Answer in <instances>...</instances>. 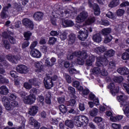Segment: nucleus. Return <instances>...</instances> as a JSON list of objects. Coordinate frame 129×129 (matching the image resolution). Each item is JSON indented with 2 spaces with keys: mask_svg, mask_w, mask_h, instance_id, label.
Listing matches in <instances>:
<instances>
[{
  "mask_svg": "<svg viewBox=\"0 0 129 129\" xmlns=\"http://www.w3.org/2000/svg\"><path fill=\"white\" fill-rule=\"evenodd\" d=\"M9 11L3 9L1 12V17L2 19H8V18H9Z\"/></svg>",
  "mask_w": 129,
  "mask_h": 129,
  "instance_id": "c756f323",
  "label": "nucleus"
},
{
  "mask_svg": "<svg viewBox=\"0 0 129 129\" xmlns=\"http://www.w3.org/2000/svg\"><path fill=\"white\" fill-rule=\"evenodd\" d=\"M72 120L74 121L76 126L81 127V126L83 125V122H85L86 124H87L89 120L88 119V118L85 115H79L74 117Z\"/></svg>",
  "mask_w": 129,
  "mask_h": 129,
  "instance_id": "20e7f679",
  "label": "nucleus"
},
{
  "mask_svg": "<svg viewBox=\"0 0 129 129\" xmlns=\"http://www.w3.org/2000/svg\"><path fill=\"white\" fill-rule=\"evenodd\" d=\"M17 98V96L15 94H11L9 96V99L10 101H15Z\"/></svg>",
  "mask_w": 129,
  "mask_h": 129,
  "instance_id": "3c124183",
  "label": "nucleus"
},
{
  "mask_svg": "<svg viewBox=\"0 0 129 129\" xmlns=\"http://www.w3.org/2000/svg\"><path fill=\"white\" fill-rule=\"evenodd\" d=\"M107 87L113 96H115L119 91V88L117 86H115L113 83H110Z\"/></svg>",
  "mask_w": 129,
  "mask_h": 129,
  "instance_id": "423d86ee",
  "label": "nucleus"
},
{
  "mask_svg": "<svg viewBox=\"0 0 129 129\" xmlns=\"http://www.w3.org/2000/svg\"><path fill=\"white\" fill-rule=\"evenodd\" d=\"M59 109L62 113H66L67 112V108L64 105H60L59 106Z\"/></svg>",
  "mask_w": 129,
  "mask_h": 129,
  "instance_id": "ea45409f",
  "label": "nucleus"
},
{
  "mask_svg": "<svg viewBox=\"0 0 129 129\" xmlns=\"http://www.w3.org/2000/svg\"><path fill=\"white\" fill-rule=\"evenodd\" d=\"M9 80L3 76H0V83H3V84H8L9 83Z\"/></svg>",
  "mask_w": 129,
  "mask_h": 129,
  "instance_id": "58836bf2",
  "label": "nucleus"
},
{
  "mask_svg": "<svg viewBox=\"0 0 129 129\" xmlns=\"http://www.w3.org/2000/svg\"><path fill=\"white\" fill-rule=\"evenodd\" d=\"M31 94L30 95H35L38 94V90L36 88H33L30 91Z\"/></svg>",
  "mask_w": 129,
  "mask_h": 129,
  "instance_id": "680f3d73",
  "label": "nucleus"
},
{
  "mask_svg": "<svg viewBox=\"0 0 129 129\" xmlns=\"http://www.w3.org/2000/svg\"><path fill=\"white\" fill-rule=\"evenodd\" d=\"M57 41V38L53 37H50L49 38L48 44L49 45H54L56 41Z\"/></svg>",
  "mask_w": 129,
  "mask_h": 129,
  "instance_id": "a19ab883",
  "label": "nucleus"
},
{
  "mask_svg": "<svg viewBox=\"0 0 129 129\" xmlns=\"http://www.w3.org/2000/svg\"><path fill=\"white\" fill-rule=\"evenodd\" d=\"M88 57V54L87 52L85 51H83L82 52L81 51V53L80 56H78V58L77 59V63L79 64V65H83L85 63L84 60L87 59Z\"/></svg>",
  "mask_w": 129,
  "mask_h": 129,
  "instance_id": "39448f33",
  "label": "nucleus"
},
{
  "mask_svg": "<svg viewBox=\"0 0 129 129\" xmlns=\"http://www.w3.org/2000/svg\"><path fill=\"white\" fill-rule=\"evenodd\" d=\"M23 100L25 104H33L36 100V96L34 95H29L23 98Z\"/></svg>",
  "mask_w": 129,
  "mask_h": 129,
  "instance_id": "0eeeda50",
  "label": "nucleus"
},
{
  "mask_svg": "<svg viewBox=\"0 0 129 129\" xmlns=\"http://www.w3.org/2000/svg\"><path fill=\"white\" fill-rule=\"evenodd\" d=\"M117 99L120 103V107H121V103H123V102H126V99H127V96H125L124 94L120 95L117 97Z\"/></svg>",
  "mask_w": 129,
  "mask_h": 129,
  "instance_id": "412c9836",
  "label": "nucleus"
},
{
  "mask_svg": "<svg viewBox=\"0 0 129 129\" xmlns=\"http://www.w3.org/2000/svg\"><path fill=\"white\" fill-rule=\"evenodd\" d=\"M102 70L101 71V75H102V76H107V75H108V73H107V72L106 71V70H105V69H104V68H103V67H102Z\"/></svg>",
  "mask_w": 129,
  "mask_h": 129,
  "instance_id": "13d9d810",
  "label": "nucleus"
},
{
  "mask_svg": "<svg viewBox=\"0 0 129 129\" xmlns=\"http://www.w3.org/2000/svg\"><path fill=\"white\" fill-rule=\"evenodd\" d=\"M29 45H30V42L28 40H26V41L24 42L22 44V49H26L27 47L29 46Z\"/></svg>",
  "mask_w": 129,
  "mask_h": 129,
  "instance_id": "864d4df0",
  "label": "nucleus"
},
{
  "mask_svg": "<svg viewBox=\"0 0 129 129\" xmlns=\"http://www.w3.org/2000/svg\"><path fill=\"white\" fill-rule=\"evenodd\" d=\"M115 54V51L112 49H110L106 52L105 54V57H107V58H109L110 57H112Z\"/></svg>",
  "mask_w": 129,
  "mask_h": 129,
  "instance_id": "7c9ffc66",
  "label": "nucleus"
},
{
  "mask_svg": "<svg viewBox=\"0 0 129 129\" xmlns=\"http://www.w3.org/2000/svg\"><path fill=\"white\" fill-rule=\"evenodd\" d=\"M59 32H57V31H51L50 32V36H52L53 37L59 36Z\"/></svg>",
  "mask_w": 129,
  "mask_h": 129,
  "instance_id": "69168bd1",
  "label": "nucleus"
},
{
  "mask_svg": "<svg viewBox=\"0 0 129 129\" xmlns=\"http://www.w3.org/2000/svg\"><path fill=\"white\" fill-rule=\"evenodd\" d=\"M9 40L11 44H16V39H15V38L11 35H10L9 37Z\"/></svg>",
  "mask_w": 129,
  "mask_h": 129,
  "instance_id": "338daca9",
  "label": "nucleus"
},
{
  "mask_svg": "<svg viewBox=\"0 0 129 129\" xmlns=\"http://www.w3.org/2000/svg\"><path fill=\"white\" fill-rule=\"evenodd\" d=\"M59 38L61 41H64L67 39V33L63 32L60 33L59 35Z\"/></svg>",
  "mask_w": 129,
  "mask_h": 129,
  "instance_id": "79ce46f5",
  "label": "nucleus"
},
{
  "mask_svg": "<svg viewBox=\"0 0 129 129\" xmlns=\"http://www.w3.org/2000/svg\"><path fill=\"white\" fill-rule=\"evenodd\" d=\"M94 51L97 54H101V53H103L106 51V47L103 46L97 47L94 48Z\"/></svg>",
  "mask_w": 129,
  "mask_h": 129,
  "instance_id": "aec40b11",
  "label": "nucleus"
},
{
  "mask_svg": "<svg viewBox=\"0 0 129 129\" xmlns=\"http://www.w3.org/2000/svg\"><path fill=\"white\" fill-rule=\"evenodd\" d=\"M123 111L127 117L129 118V103L128 102H123L121 104Z\"/></svg>",
  "mask_w": 129,
  "mask_h": 129,
  "instance_id": "f8f14e48",
  "label": "nucleus"
},
{
  "mask_svg": "<svg viewBox=\"0 0 129 129\" xmlns=\"http://www.w3.org/2000/svg\"><path fill=\"white\" fill-rule=\"evenodd\" d=\"M19 105L18 102L16 101H10L9 102V105H7L6 109L7 110H12L14 109V107H17Z\"/></svg>",
  "mask_w": 129,
  "mask_h": 129,
  "instance_id": "dca6fc26",
  "label": "nucleus"
},
{
  "mask_svg": "<svg viewBox=\"0 0 129 129\" xmlns=\"http://www.w3.org/2000/svg\"><path fill=\"white\" fill-rule=\"evenodd\" d=\"M13 7L14 9H16L17 11H20L21 9V4L20 3H14L13 4Z\"/></svg>",
  "mask_w": 129,
  "mask_h": 129,
  "instance_id": "6e6d98bb",
  "label": "nucleus"
},
{
  "mask_svg": "<svg viewBox=\"0 0 129 129\" xmlns=\"http://www.w3.org/2000/svg\"><path fill=\"white\" fill-rule=\"evenodd\" d=\"M69 72L71 74H76V73H77V71L76 69L73 68L72 66H71L69 68Z\"/></svg>",
  "mask_w": 129,
  "mask_h": 129,
  "instance_id": "8fccbe9b",
  "label": "nucleus"
},
{
  "mask_svg": "<svg viewBox=\"0 0 129 129\" xmlns=\"http://www.w3.org/2000/svg\"><path fill=\"white\" fill-rule=\"evenodd\" d=\"M44 13L41 12H35L33 15L34 20L37 22H40V21H42Z\"/></svg>",
  "mask_w": 129,
  "mask_h": 129,
  "instance_id": "4468645a",
  "label": "nucleus"
},
{
  "mask_svg": "<svg viewBox=\"0 0 129 129\" xmlns=\"http://www.w3.org/2000/svg\"><path fill=\"white\" fill-rule=\"evenodd\" d=\"M111 40H112V36L109 35L105 38L104 43H105V44H107V43L111 42Z\"/></svg>",
  "mask_w": 129,
  "mask_h": 129,
  "instance_id": "49530a36",
  "label": "nucleus"
},
{
  "mask_svg": "<svg viewBox=\"0 0 129 129\" xmlns=\"http://www.w3.org/2000/svg\"><path fill=\"white\" fill-rule=\"evenodd\" d=\"M2 37L4 38L3 39L5 40V39H9L11 35L7 33V32H4L2 33Z\"/></svg>",
  "mask_w": 129,
  "mask_h": 129,
  "instance_id": "e2e57ef3",
  "label": "nucleus"
},
{
  "mask_svg": "<svg viewBox=\"0 0 129 129\" xmlns=\"http://www.w3.org/2000/svg\"><path fill=\"white\" fill-rule=\"evenodd\" d=\"M22 24L26 28H29L30 30H33L34 29V23L32 20L24 18L22 20Z\"/></svg>",
  "mask_w": 129,
  "mask_h": 129,
  "instance_id": "9d476101",
  "label": "nucleus"
},
{
  "mask_svg": "<svg viewBox=\"0 0 129 129\" xmlns=\"http://www.w3.org/2000/svg\"><path fill=\"white\" fill-rule=\"evenodd\" d=\"M38 110H39V107L37 106H31L29 109L28 114L32 115V116H35L36 114L38 113Z\"/></svg>",
  "mask_w": 129,
  "mask_h": 129,
  "instance_id": "ddd939ff",
  "label": "nucleus"
},
{
  "mask_svg": "<svg viewBox=\"0 0 129 129\" xmlns=\"http://www.w3.org/2000/svg\"><path fill=\"white\" fill-rule=\"evenodd\" d=\"M117 72L121 75H127L129 74V70L126 67L119 68L117 69Z\"/></svg>",
  "mask_w": 129,
  "mask_h": 129,
  "instance_id": "f3484780",
  "label": "nucleus"
},
{
  "mask_svg": "<svg viewBox=\"0 0 129 129\" xmlns=\"http://www.w3.org/2000/svg\"><path fill=\"white\" fill-rule=\"evenodd\" d=\"M111 126H112V127L114 129H119L121 127V126L120 124H117L116 123H112Z\"/></svg>",
  "mask_w": 129,
  "mask_h": 129,
  "instance_id": "774afa93",
  "label": "nucleus"
},
{
  "mask_svg": "<svg viewBox=\"0 0 129 129\" xmlns=\"http://www.w3.org/2000/svg\"><path fill=\"white\" fill-rule=\"evenodd\" d=\"M120 4L119 0H112L109 4V8H115Z\"/></svg>",
  "mask_w": 129,
  "mask_h": 129,
  "instance_id": "a878e982",
  "label": "nucleus"
},
{
  "mask_svg": "<svg viewBox=\"0 0 129 129\" xmlns=\"http://www.w3.org/2000/svg\"><path fill=\"white\" fill-rule=\"evenodd\" d=\"M24 87L26 88V89H31L32 85L30 84V83L26 82L24 84Z\"/></svg>",
  "mask_w": 129,
  "mask_h": 129,
  "instance_id": "bf43d9fd",
  "label": "nucleus"
},
{
  "mask_svg": "<svg viewBox=\"0 0 129 129\" xmlns=\"http://www.w3.org/2000/svg\"><path fill=\"white\" fill-rule=\"evenodd\" d=\"M78 37L81 41H85L88 37V30H81L79 31Z\"/></svg>",
  "mask_w": 129,
  "mask_h": 129,
  "instance_id": "6e6552de",
  "label": "nucleus"
},
{
  "mask_svg": "<svg viewBox=\"0 0 129 129\" xmlns=\"http://www.w3.org/2000/svg\"><path fill=\"white\" fill-rule=\"evenodd\" d=\"M2 45V47H4V48L8 50L9 49H11V44H10V42H9L7 39H3Z\"/></svg>",
  "mask_w": 129,
  "mask_h": 129,
  "instance_id": "bb28decb",
  "label": "nucleus"
},
{
  "mask_svg": "<svg viewBox=\"0 0 129 129\" xmlns=\"http://www.w3.org/2000/svg\"><path fill=\"white\" fill-rule=\"evenodd\" d=\"M2 101L3 104L5 105L6 109H7V105H9L11 101L7 96H4L2 99Z\"/></svg>",
  "mask_w": 129,
  "mask_h": 129,
  "instance_id": "cd10ccee",
  "label": "nucleus"
},
{
  "mask_svg": "<svg viewBox=\"0 0 129 129\" xmlns=\"http://www.w3.org/2000/svg\"><path fill=\"white\" fill-rule=\"evenodd\" d=\"M37 45H38V41H33L30 46V49H31V50H34V48L37 46Z\"/></svg>",
  "mask_w": 129,
  "mask_h": 129,
  "instance_id": "4d7b16f0",
  "label": "nucleus"
},
{
  "mask_svg": "<svg viewBox=\"0 0 129 129\" xmlns=\"http://www.w3.org/2000/svg\"><path fill=\"white\" fill-rule=\"evenodd\" d=\"M28 82L31 85H34V86H39L41 84L39 80L36 78L31 79L29 80Z\"/></svg>",
  "mask_w": 129,
  "mask_h": 129,
  "instance_id": "4be33fe9",
  "label": "nucleus"
},
{
  "mask_svg": "<svg viewBox=\"0 0 129 129\" xmlns=\"http://www.w3.org/2000/svg\"><path fill=\"white\" fill-rule=\"evenodd\" d=\"M121 58L123 60H128L129 54L126 52L123 53L121 56Z\"/></svg>",
  "mask_w": 129,
  "mask_h": 129,
  "instance_id": "de8ad7c7",
  "label": "nucleus"
},
{
  "mask_svg": "<svg viewBox=\"0 0 129 129\" xmlns=\"http://www.w3.org/2000/svg\"><path fill=\"white\" fill-rule=\"evenodd\" d=\"M111 28H104L102 30V34L103 36H107V35H109V34H110L111 33Z\"/></svg>",
  "mask_w": 129,
  "mask_h": 129,
  "instance_id": "c85d7f7f",
  "label": "nucleus"
},
{
  "mask_svg": "<svg viewBox=\"0 0 129 129\" xmlns=\"http://www.w3.org/2000/svg\"><path fill=\"white\" fill-rule=\"evenodd\" d=\"M88 104L89 105L90 107L92 108L94 106V104H95V105H99V101L98 100V99H94L93 102H89Z\"/></svg>",
  "mask_w": 129,
  "mask_h": 129,
  "instance_id": "473e14b6",
  "label": "nucleus"
},
{
  "mask_svg": "<svg viewBox=\"0 0 129 129\" xmlns=\"http://www.w3.org/2000/svg\"><path fill=\"white\" fill-rule=\"evenodd\" d=\"M76 41V35L74 33H71L68 36V43L69 45H73Z\"/></svg>",
  "mask_w": 129,
  "mask_h": 129,
  "instance_id": "a211bd4d",
  "label": "nucleus"
},
{
  "mask_svg": "<svg viewBox=\"0 0 129 129\" xmlns=\"http://www.w3.org/2000/svg\"><path fill=\"white\" fill-rule=\"evenodd\" d=\"M112 80L116 83H121L123 81V78L122 76L114 77Z\"/></svg>",
  "mask_w": 129,
  "mask_h": 129,
  "instance_id": "72a5a7b5",
  "label": "nucleus"
},
{
  "mask_svg": "<svg viewBox=\"0 0 129 129\" xmlns=\"http://www.w3.org/2000/svg\"><path fill=\"white\" fill-rule=\"evenodd\" d=\"M88 17V13L87 12L83 11L77 17V23H82V22H84V20H86Z\"/></svg>",
  "mask_w": 129,
  "mask_h": 129,
  "instance_id": "1a4fd4ad",
  "label": "nucleus"
},
{
  "mask_svg": "<svg viewBox=\"0 0 129 129\" xmlns=\"http://www.w3.org/2000/svg\"><path fill=\"white\" fill-rule=\"evenodd\" d=\"M65 124L68 126V127H70V128H73V127H74V123H73V121L72 120H66Z\"/></svg>",
  "mask_w": 129,
  "mask_h": 129,
  "instance_id": "f704fd0d",
  "label": "nucleus"
},
{
  "mask_svg": "<svg viewBox=\"0 0 129 129\" xmlns=\"http://www.w3.org/2000/svg\"><path fill=\"white\" fill-rule=\"evenodd\" d=\"M94 60V58L93 57L90 56L89 58L87 59L86 61V65H87L88 66H91V65H92V62H93Z\"/></svg>",
  "mask_w": 129,
  "mask_h": 129,
  "instance_id": "4c0bfd02",
  "label": "nucleus"
},
{
  "mask_svg": "<svg viewBox=\"0 0 129 129\" xmlns=\"http://www.w3.org/2000/svg\"><path fill=\"white\" fill-rule=\"evenodd\" d=\"M34 65L36 68H37L39 70L43 69V62L41 61H36L35 62Z\"/></svg>",
  "mask_w": 129,
  "mask_h": 129,
  "instance_id": "e433bc0d",
  "label": "nucleus"
},
{
  "mask_svg": "<svg viewBox=\"0 0 129 129\" xmlns=\"http://www.w3.org/2000/svg\"><path fill=\"white\" fill-rule=\"evenodd\" d=\"M80 54H81V51H76L70 54H68L67 56V59L68 60H72L74 57H78V56H80Z\"/></svg>",
  "mask_w": 129,
  "mask_h": 129,
  "instance_id": "5701e85b",
  "label": "nucleus"
},
{
  "mask_svg": "<svg viewBox=\"0 0 129 129\" xmlns=\"http://www.w3.org/2000/svg\"><path fill=\"white\" fill-rule=\"evenodd\" d=\"M124 12L125 11L123 9H118L116 11V15L119 17H121V16H123V14H124Z\"/></svg>",
  "mask_w": 129,
  "mask_h": 129,
  "instance_id": "09e8293b",
  "label": "nucleus"
},
{
  "mask_svg": "<svg viewBox=\"0 0 129 129\" xmlns=\"http://www.w3.org/2000/svg\"><path fill=\"white\" fill-rule=\"evenodd\" d=\"M60 46H58L56 48V54L58 57H62L64 55V50L61 49Z\"/></svg>",
  "mask_w": 129,
  "mask_h": 129,
  "instance_id": "2f4dec72",
  "label": "nucleus"
},
{
  "mask_svg": "<svg viewBox=\"0 0 129 129\" xmlns=\"http://www.w3.org/2000/svg\"><path fill=\"white\" fill-rule=\"evenodd\" d=\"M108 60L106 57L99 56L97 57V61L96 63V66L97 67H95L92 72L93 74L96 75H98V74H100L101 72V68L99 67H103V66H106L108 64Z\"/></svg>",
  "mask_w": 129,
  "mask_h": 129,
  "instance_id": "f03ea898",
  "label": "nucleus"
},
{
  "mask_svg": "<svg viewBox=\"0 0 129 129\" xmlns=\"http://www.w3.org/2000/svg\"><path fill=\"white\" fill-rule=\"evenodd\" d=\"M106 17L109 18V19H112V20H115L116 18L115 17V14L112 13L111 12H108L107 14H106Z\"/></svg>",
  "mask_w": 129,
  "mask_h": 129,
  "instance_id": "37998d69",
  "label": "nucleus"
},
{
  "mask_svg": "<svg viewBox=\"0 0 129 129\" xmlns=\"http://www.w3.org/2000/svg\"><path fill=\"white\" fill-rule=\"evenodd\" d=\"M58 78L57 75H54L51 77L50 74L46 75V77L44 79V84L46 89H50L54 86V81H57Z\"/></svg>",
  "mask_w": 129,
  "mask_h": 129,
  "instance_id": "7ed1b4c3",
  "label": "nucleus"
},
{
  "mask_svg": "<svg viewBox=\"0 0 129 129\" xmlns=\"http://www.w3.org/2000/svg\"><path fill=\"white\" fill-rule=\"evenodd\" d=\"M38 101H39V102H40V103H41V105H44V97L43 96H38V97L37 98Z\"/></svg>",
  "mask_w": 129,
  "mask_h": 129,
  "instance_id": "603ef678",
  "label": "nucleus"
},
{
  "mask_svg": "<svg viewBox=\"0 0 129 129\" xmlns=\"http://www.w3.org/2000/svg\"><path fill=\"white\" fill-rule=\"evenodd\" d=\"M9 93V89L7 86L3 85L0 87V94L7 95Z\"/></svg>",
  "mask_w": 129,
  "mask_h": 129,
  "instance_id": "b1692460",
  "label": "nucleus"
},
{
  "mask_svg": "<svg viewBox=\"0 0 129 129\" xmlns=\"http://www.w3.org/2000/svg\"><path fill=\"white\" fill-rule=\"evenodd\" d=\"M6 57L7 58L8 60H9V61H10V62L15 63V61H16V56L11 55H8L6 56Z\"/></svg>",
  "mask_w": 129,
  "mask_h": 129,
  "instance_id": "c03bdc74",
  "label": "nucleus"
},
{
  "mask_svg": "<svg viewBox=\"0 0 129 129\" xmlns=\"http://www.w3.org/2000/svg\"><path fill=\"white\" fill-rule=\"evenodd\" d=\"M97 113H98V109L95 108H93V109L90 112L91 116H95L97 115Z\"/></svg>",
  "mask_w": 129,
  "mask_h": 129,
  "instance_id": "a18cd8bd",
  "label": "nucleus"
},
{
  "mask_svg": "<svg viewBox=\"0 0 129 129\" xmlns=\"http://www.w3.org/2000/svg\"><path fill=\"white\" fill-rule=\"evenodd\" d=\"M93 40L96 43H100L101 42V35L100 33H97L93 36Z\"/></svg>",
  "mask_w": 129,
  "mask_h": 129,
  "instance_id": "393cba45",
  "label": "nucleus"
},
{
  "mask_svg": "<svg viewBox=\"0 0 129 129\" xmlns=\"http://www.w3.org/2000/svg\"><path fill=\"white\" fill-rule=\"evenodd\" d=\"M79 108L80 110H81V111H83L84 110H85V106H84V103H79Z\"/></svg>",
  "mask_w": 129,
  "mask_h": 129,
  "instance_id": "0e129e2a",
  "label": "nucleus"
},
{
  "mask_svg": "<svg viewBox=\"0 0 129 129\" xmlns=\"http://www.w3.org/2000/svg\"><path fill=\"white\" fill-rule=\"evenodd\" d=\"M29 124L31 125H33L34 126L35 129H39L40 128V124L39 123L34 117H30L29 118Z\"/></svg>",
  "mask_w": 129,
  "mask_h": 129,
  "instance_id": "2eb2a0df",
  "label": "nucleus"
},
{
  "mask_svg": "<svg viewBox=\"0 0 129 129\" xmlns=\"http://www.w3.org/2000/svg\"><path fill=\"white\" fill-rule=\"evenodd\" d=\"M32 36V33L30 31H27L24 33V37L25 38V40L26 41H29L31 38V36Z\"/></svg>",
  "mask_w": 129,
  "mask_h": 129,
  "instance_id": "c9c22d12",
  "label": "nucleus"
},
{
  "mask_svg": "<svg viewBox=\"0 0 129 129\" xmlns=\"http://www.w3.org/2000/svg\"><path fill=\"white\" fill-rule=\"evenodd\" d=\"M55 15H54V18H58L61 21L62 25H63V22L66 24V27H73L74 26V22L71 20L64 19L62 18L64 15L69 14V9H63L62 8H58L55 11Z\"/></svg>",
  "mask_w": 129,
  "mask_h": 129,
  "instance_id": "f257e3e1",
  "label": "nucleus"
},
{
  "mask_svg": "<svg viewBox=\"0 0 129 129\" xmlns=\"http://www.w3.org/2000/svg\"><path fill=\"white\" fill-rule=\"evenodd\" d=\"M28 67L25 65H19L16 68L17 72L21 73V74H26L29 72Z\"/></svg>",
  "mask_w": 129,
  "mask_h": 129,
  "instance_id": "9b49d317",
  "label": "nucleus"
},
{
  "mask_svg": "<svg viewBox=\"0 0 129 129\" xmlns=\"http://www.w3.org/2000/svg\"><path fill=\"white\" fill-rule=\"evenodd\" d=\"M68 92L69 93H71L73 95H74L75 94V89L71 86H70L68 87Z\"/></svg>",
  "mask_w": 129,
  "mask_h": 129,
  "instance_id": "5fc2aeb1",
  "label": "nucleus"
},
{
  "mask_svg": "<svg viewBox=\"0 0 129 129\" xmlns=\"http://www.w3.org/2000/svg\"><path fill=\"white\" fill-rule=\"evenodd\" d=\"M30 55L34 58H40L41 56V52L36 49H32L30 51Z\"/></svg>",
  "mask_w": 129,
  "mask_h": 129,
  "instance_id": "6ab92c4d",
  "label": "nucleus"
},
{
  "mask_svg": "<svg viewBox=\"0 0 129 129\" xmlns=\"http://www.w3.org/2000/svg\"><path fill=\"white\" fill-rule=\"evenodd\" d=\"M122 86L124 87V88L126 90V92L129 94V84L126 83H123Z\"/></svg>",
  "mask_w": 129,
  "mask_h": 129,
  "instance_id": "052dcab7",
  "label": "nucleus"
}]
</instances>
